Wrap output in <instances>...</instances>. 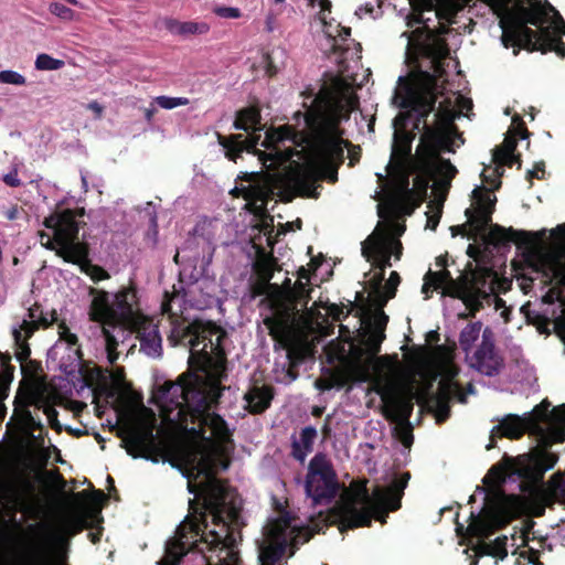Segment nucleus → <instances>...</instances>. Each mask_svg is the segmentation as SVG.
<instances>
[{
    "label": "nucleus",
    "mask_w": 565,
    "mask_h": 565,
    "mask_svg": "<svg viewBox=\"0 0 565 565\" xmlns=\"http://www.w3.org/2000/svg\"><path fill=\"white\" fill-rule=\"evenodd\" d=\"M356 103L350 84L337 78L332 89H321L310 105L303 103L307 110L295 114V126L269 129L260 140L259 113L249 108L239 111L234 124L236 129L250 131L247 138L218 135V142L230 160L236 161L246 151L257 156L267 170L266 173H245L241 184L232 191L246 201L247 210L262 217L263 236L259 235V243L254 242L256 247L262 246L263 237L267 246L275 244L273 218L264 213L276 191L284 189L317 198L320 179L337 181V170L344 160L347 147L340 124L349 119Z\"/></svg>",
    "instance_id": "1"
},
{
    "label": "nucleus",
    "mask_w": 565,
    "mask_h": 565,
    "mask_svg": "<svg viewBox=\"0 0 565 565\" xmlns=\"http://www.w3.org/2000/svg\"><path fill=\"white\" fill-rule=\"evenodd\" d=\"M406 41L405 62L409 66L407 76H401L395 88L393 103L404 109L406 125L418 130L420 142L414 158L413 173L429 178V188L438 201L436 210L427 214L426 227L436 230L441 205L457 169L443 152H455L463 142L454 124L456 118L467 115L472 107L471 99L452 92L435 108L439 94L438 77L443 76V61L449 56V49L440 36L424 25L412 32H403Z\"/></svg>",
    "instance_id": "2"
},
{
    "label": "nucleus",
    "mask_w": 565,
    "mask_h": 565,
    "mask_svg": "<svg viewBox=\"0 0 565 565\" xmlns=\"http://www.w3.org/2000/svg\"><path fill=\"white\" fill-rule=\"evenodd\" d=\"M388 317L383 312L377 313L375 319L366 323L362 335V345L349 343L335 353L338 360H344L347 353H352L351 371L355 381L367 382L371 390L380 395L384 416L403 427L402 443L408 447L412 443L409 429L404 427L408 425L409 417L414 407V399L424 403L430 412L435 414L437 423L445 422L450 414V403L458 401L467 402V394H473L471 384L467 391L462 390L461 384L456 380L458 369L452 362L451 354L438 349V355L435 360V366L440 381L435 394H430V383L418 393L414 391L413 385L404 387L402 385V369L397 356L382 355L377 356L381 344L385 339V329Z\"/></svg>",
    "instance_id": "3"
},
{
    "label": "nucleus",
    "mask_w": 565,
    "mask_h": 565,
    "mask_svg": "<svg viewBox=\"0 0 565 565\" xmlns=\"http://www.w3.org/2000/svg\"><path fill=\"white\" fill-rule=\"evenodd\" d=\"M188 489L202 499L199 507L189 501V514L166 544L158 565H178L190 555L194 565H242L237 541L242 500L237 492L217 478H186Z\"/></svg>",
    "instance_id": "4"
},
{
    "label": "nucleus",
    "mask_w": 565,
    "mask_h": 565,
    "mask_svg": "<svg viewBox=\"0 0 565 565\" xmlns=\"http://www.w3.org/2000/svg\"><path fill=\"white\" fill-rule=\"evenodd\" d=\"M556 461L555 454L535 448L532 452L515 458L505 456L501 463L489 470L483 479L486 488L478 487L469 499V502H475L480 497V512H471L467 529L459 523L456 526L458 535H463L466 531L470 541L476 540L475 543H470L476 556L490 555L503 559L508 555V536L487 541L494 530L507 524L522 511L519 497L508 495L501 489V484L508 478L515 476L531 482L546 503L565 501V476L554 475L548 483L543 482L544 473L552 469Z\"/></svg>",
    "instance_id": "5"
},
{
    "label": "nucleus",
    "mask_w": 565,
    "mask_h": 565,
    "mask_svg": "<svg viewBox=\"0 0 565 565\" xmlns=\"http://www.w3.org/2000/svg\"><path fill=\"white\" fill-rule=\"evenodd\" d=\"M394 134L390 162L386 167L390 186L385 193L376 192L377 199L384 201L377 205L381 221L371 235L362 243L361 252L365 259H375L377 264L390 265L392 256L399 259L402 243L398 237L404 233L405 225L391 218L394 210L402 201L426 199L429 178L420 177L411 188L409 177L413 173L414 158L412 142L414 135L407 130L406 118L401 111L393 120Z\"/></svg>",
    "instance_id": "6"
},
{
    "label": "nucleus",
    "mask_w": 565,
    "mask_h": 565,
    "mask_svg": "<svg viewBox=\"0 0 565 565\" xmlns=\"http://www.w3.org/2000/svg\"><path fill=\"white\" fill-rule=\"evenodd\" d=\"M89 319L100 327L104 354L109 365H115L130 344L132 333L140 341V351L150 358L162 353V339L158 324L143 316L137 307L135 290L124 288L116 294L90 289Z\"/></svg>",
    "instance_id": "7"
},
{
    "label": "nucleus",
    "mask_w": 565,
    "mask_h": 565,
    "mask_svg": "<svg viewBox=\"0 0 565 565\" xmlns=\"http://www.w3.org/2000/svg\"><path fill=\"white\" fill-rule=\"evenodd\" d=\"M484 1L490 6H501V42L505 49L522 45L530 51H553L565 55V43L561 40L565 34V21L548 1L527 0V7L518 2L514 10L508 8L511 0Z\"/></svg>",
    "instance_id": "8"
},
{
    "label": "nucleus",
    "mask_w": 565,
    "mask_h": 565,
    "mask_svg": "<svg viewBox=\"0 0 565 565\" xmlns=\"http://www.w3.org/2000/svg\"><path fill=\"white\" fill-rule=\"evenodd\" d=\"M408 480L409 475L404 473L388 487L376 486L372 494L365 486L354 492L345 491L337 504L340 531L370 525L372 516L384 523L387 512L401 507Z\"/></svg>",
    "instance_id": "9"
},
{
    "label": "nucleus",
    "mask_w": 565,
    "mask_h": 565,
    "mask_svg": "<svg viewBox=\"0 0 565 565\" xmlns=\"http://www.w3.org/2000/svg\"><path fill=\"white\" fill-rule=\"evenodd\" d=\"M309 281L308 270L301 267L298 270V280L291 288V281L286 278L281 289L277 282L269 284L275 288L276 295L271 298V315L266 317L264 323L269 330V334L280 343L289 340L290 335L302 324H307L312 315L301 313L299 305L307 308L309 290L306 285Z\"/></svg>",
    "instance_id": "10"
},
{
    "label": "nucleus",
    "mask_w": 565,
    "mask_h": 565,
    "mask_svg": "<svg viewBox=\"0 0 565 565\" xmlns=\"http://www.w3.org/2000/svg\"><path fill=\"white\" fill-rule=\"evenodd\" d=\"M320 520L312 516L305 524L299 518L282 511L276 519L268 521L262 539L257 541L259 565H281L287 547L296 548L309 541L313 533L319 532Z\"/></svg>",
    "instance_id": "11"
},
{
    "label": "nucleus",
    "mask_w": 565,
    "mask_h": 565,
    "mask_svg": "<svg viewBox=\"0 0 565 565\" xmlns=\"http://www.w3.org/2000/svg\"><path fill=\"white\" fill-rule=\"evenodd\" d=\"M525 431L534 435L543 445L562 443L565 438V404L551 412L547 408H535L524 417L507 415L492 428L490 443L486 448L487 450L494 448L497 438L518 439Z\"/></svg>",
    "instance_id": "12"
},
{
    "label": "nucleus",
    "mask_w": 565,
    "mask_h": 565,
    "mask_svg": "<svg viewBox=\"0 0 565 565\" xmlns=\"http://www.w3.org/2000/svg\"><path fill=\"white\" fill-rule=\"evenodd\" d=\"M481 178L489 189L477 186L471 194L475 213L472 214L469 209L466 211L469 220L475 223L478 234L482 235L488 244L495 247L504 246L511 242L526 245L532 244V234L529 232L512 228L505 230L498 225H490L491 213L495 202V198L491 194V191L494 190L491 182L494 179L493 168L491 166L484 167L481 171Z\"/></svg>",
    "instance_id": "13"
},
{
    "label": "nucleus",
    "mask_w": 565,
    "mask_h": 565,
    "mask_svg": "<svg viewBox=\"0 0 565 565\" xmlns=\"http://www.w3.org/2000/svg\"><path fill=\"white\" fill-rule=\"evenodd\" d=\"M447 260L444 256H439L435 260L436 270L429 269L425 275L424 285L422 292L425 295V299H428L429 291L434 289H443V294L461 299L463 303H473L476 292L482 299H490V285L483 284L481 287H477L478 280L481 278L483 273H470L462 275L460 279L456 280L451 277L450 273L446 269Z\"/></svg>",
    "instance_id": "14"
},
{
    "label": "nucleus",
    "mask_w": 565,
    "mask_h": 565,
    "mask_svg": "<svg viewBox=\"0 0 565 565\" xmlns=\"http://www.w3.org/2000/svg\"><path fill=\"white\" fill-rule=\"evenodd\" d=\"M47 228L53 230V238L47 236V242L43 243L49 249H57L67 262H78L82 256V248L77 241L78 222L72 211L66 210L53 214L45 218Z\"/></svg>",
    "instance_id": "15"
},
{
    "label": "nucleus",
    "mask_w": 565,
    "mask_h": 565,
    "mask_svg": "<svg viewBox=\"0 0 565 565\" xmlns=\"http://www.w3.org/2000/svg\"><path fill=\"white\" fill-rule=\"evenodd\" d=\"M339 481L330 459L317 454L309 462L305 490L313 504H328L339 491Z\"/></svg>",
    "instance_id": "16"
},
{
    "label": "nucleus",
    "mask_w": 565,
    "mask_h": 565,
    "mask_svg": "<svg viewBox=\"0 0 565 565\" xmlns=\"http://www.w3.org/2000/svg\"><path fill=\"white\" fill-rule=\"evenodd\" d=\"M156 414L151 409L142 407L121 429V438L127 454L134 458H148V454L156 443Z\"/></svg>",
    "instance_id": "17"
},
{
    "label": "nucleus",
    "mask_w": 565,
    "mask_h": 565,
    "mask_svg": "<svg viewBox=\"0 0 565 565\" xmlns=\"http://www.w3.org/2000/svg\"><path fill=\"white\" fill-rule=\"evenodd\" d=\"M372 265V271L366 274L369 285L370 296L373 298L374 303L379 307L373 313L364 317L361 320V327L359 329V345H362V335L366 323L375 319L377 313L385 312L382 310V307L395 296L396 288L401 281L399 275L396 271H392L390 278L384 282V270L386 267H391L390 265L377 264L373 257L371 259H366Z\"/></svg>",
    "instance_id": "18"
},
{
    "label": "nucleus",
    "mask_w": 565,
    "mask_h": 565,
    "mask_svg": "<svg viewBox=\"0 0 565 565\" xmlns=\"http://www.w3.org/2000/svg\"><path fill=\"white\" fill-rule=\"evenodd\" d=\"M323 32L327 36L329 57L339 66V72L344 74L350 64L360 58L359 44L350 39L351 29L340 24L324 23Z\"/></svg>",
    "instance_id": "19"
},
{
    "label": "nucleus",
    "mask_w": 565,
    "mask_h": 565,
    "mask_svg": "<svg viewBox=\"0 0 565 565\" xmlns=\"http://www.w3.org/2000/svg\"><path fill=\"white\" fill-rule=\"evenodd\" d=\"M530 279L540 280L553 288H565V247L557 252L540 255L530 265Z\"/></svg>",
    "instance_id": "20"
},
{
    "label": "nucleus",
    "mask_w": 565,
    "mask_h": 565,
    "mask_svg": "<svg viewBox=\"0 0 565 565\" xmlns=\"http://www.w3.org/2000/svg\"><path fill=\"white\" fill-rule=\"evenodd\" d=\"M14 417L24 430L28 438V449L34 461L39 466H46L51 458L52 450L56 451L57 449L54 446L46 447L43 437L34 434L36 429L42 430L43 426L41 420L35 418L28 407L20 406L14 408Z\"/></svg>",
    "instance_id": "21"
},
{
    "label": "nucleus",
    "mask_w": 565,
    "mask_h": 565,
    "mask_svg": "<svg viewBox=\"0 0 565 565\" xmlns=\"http://www.w3.org/2000/svg\"><path fill=\"white\" fill-rule=\"evenodd\" d=\"M466 360L472 369L488 376L497 374L501 367V359L494 352L493 343L487 335V331L482 334L480 347L468 354Z\"/></svg>",
    "instance_id": "22"
},
{
    "label": "nucleus",
    "mask_w": 565,
    "mask_h": 565,
    "mask_svg": "<svg viewBox=\"0 0 565 565\" xmlns=\"http://www.w3.org/2000/svg\"><path fill=\"white\" fill-rule=\"evenodd\" d=\"M494 277L492 276V273L491 271H486L483 273V275L481 276V278L478 280V287H481L483 284H489L490 286V295L491 297H489L490 299H482L481 296L479 297V295L476 292V299L473 301V303L469 305V303H465V306L467 307V309L470 310V313L475 315L476 311H478L480 308H482L484 305H494V309L497 311L500 310V317L503 319V321L507 323L510 321V309L508 307H505V303L504 301L499 298L495 294H494Z\"/></svg>",
    "instance_id": "23"
},
{
    "label": "nucleus",
    "mask_w": 565,
    "mask_h": 565,
    "mask_svg": "<svg viewBox=\"0 0 565 565\" xmlns=\"http://www.w3.org/2000/svg\"><path fill=\"white\" fill-rule=\"evenodd\" d=\"M34 315L30 313V320L22 319L12 327V337L17 347V356L20 361L29 358L30 349L26 343L28 339L38 329V323L34 321Z\"/></svg>",
    "instance_id": "24"
},
{
    "label": "nucleus",
    "mask_w": 565,
    "mask_h": 565,
    "mask_svg": "<svg viewBox=\"0 0 565 565\" xmlns=\"http://www.w3.org/2000/svg\"><path fill=\"white\" fill-rule=\"evenodd\" d=\"M273 397L271 387L254 385L244 395L245 408L249 413L260 414L270 406Z\"/></svg>",
    "instance_id": "25"
},
{
    "label": "nucleus",
    "mask_w": 565,
    "mask_h": 565,
    "mask_svg": "<svg viewBox=\"0 0 565 565\" xmlns=\"http://www.w3.org/2000/svg\"><path fill=\"white\" fill-rule=\"evenodd\" d=\"M511 541V546H515L512 554L516 556V565H541L539 562V548L530 545V541L524 534L513 536Z\"/></svg>",
    "instance_id": "26"
},
{
    "label": "nucleus",
    "mask_w": 565,
    "mask_h": 565,
    "mask_svg": "<svg viewBox=\"0 0 565 565\" xmlns=\"http://www.w3.org/2000/svg\"><path fill=\"white\" fill-rule=\"evenodd\" d=\"M58 335L60 339L53 348L55 353H58L61 350H67L68 361L72 363H79L82 360V352L78 345L77 335L75 333H72L71 330L64 323L58 324Z\"/></svg>",
    "instance_id": "27"
},
{
    "label": "nucleus",
    "mask_w": 565,
    "mask_h": 565,
    "mask_svg": "<svg viewBox=\"0 0 565 565\" xmlns=\"http://www.w3.org/2000/svg\"><path fill=\"white\" fill-rule=\"evenodd\" d=\"M167 30L181 36L190 35H203L210 31V25L204 21H179L175 19H169L166 21Z\"/></svg>",
    "instance_id": "28"
},
{
    "label": "nucleus",
    "mask_w": 565,
    "mask_h": 565,
    "mask_svg": "<svg viewBox=\"0 0 565 565\" xmlns=\"http://www.w3.org/2000/svg\"><path fill=\"white\" fill-rule=\"evenodd\" d=\"M86 520L84 516L70 512L63 515L56 524V534L60 539H67L82 531Z\"/></svg>",
    "instance_id": "29"
},
{
    "label": "nucleus",
    "mask_w": 565,
    "mask_h": 565,
    "mask_svg": "<svg viewBox=\"0 0 565 565\" xmlns=\"http://www.w3.org/2000/svg\"><path fill=\"white\" fill-rule=\"evenodd\" d=\"M317 436V430L313 427H305L298 440L292 445V455L299 460L303 461L307 455L311 451L313 441Z\"/></svg>",
    "instance_id": "30"
},
{
    "label": "nucleus",
    "mask_w": 565,
    "mask_h": 565,
    "mask_svg": "<svg viewBox=\"0 0 565 565\" xmlns=\"http://www.w3.org/2000/svg\"><path fill=\"white\" fill-rule=\"evenodd\" d=\"M482 324L480 322H473L466 326L459 337L460 348L466 352V356L470 354L475 343L480 338Z\"/></svg>",
    "instance_id": "31"
},
{
    "label": "nucleus",
    "mask_w": 565,
    "mask_h": 565,
    "mask_svg": "<svg viewBox=\"0 0 565 565\" xmlns=\"http://www.w3.org/2000/svg\"><path fill=\"white\" fill-rule=\"evenodd\" d=\"M516 147V140L513 136H508L502 147L494 149V158L495 160L508 163L511 167L514 162L518 161V158L514 156V150Z\"/></svg>",
    "instance_id": "32"
},
{
    "label": "nucleus",
    "mask_w": 565,
    "mask_h": 565,
    "mask_svg": "<svg viewBox=\"0 0 565 565\" xmlns=\"http://www.w3.org/2000/svg\"><path fill=\"white\" fill-rule=\"evenodd\" d=\"M64 61L52 57L42 53L36 56L35 68L39 71H57L64 66Z\"/></svg>",
    "instance_id": "33"
},
{
    "label": "nucleus",
    "mask_w": 565,
    "mask_h": 565,
    "mask_svg": "<svg viewBox=\"0 0 565 565\" xmlns=\"http://www.w3.org/2000/svg\"><path fill=\"white\" fill-rule=\"evenodd\" d=\"M462 9L459 0H446L437 10L440 19L451 22L452 18Z\"/></svg>",
    "instance_id": "34"
},
{
    "label": "nucleus",
    "mask_w": 565,
    "mask_h": 565,
    "mask_svg": "<svg viewBox=\"0 0 565 565\" xmlns=\"http://www.w3.org/2000/svg\"><path fill=\"white\" fill-rule=\"evenodd\" d=\"M256 269L260 279L264 282L269 284L270 279L274 277L275 264L273 259L269 258L260 259L256 263Z\"/></svg>",
    "instance_id": "35"
},
{
    "label": "nucleus",
    "mask_w": 565,
    "mask_h": 565,
    "mask_svg": "<svg viewBox=\"0 0 565 565\" xmlns=\"http://www.w3.org/2000/svg\"><path fill=\"white\" fill-rule=\"evenodd\" d=\"M154 103L163 109H173L188 105L189 99L185 97L158 96L154 98Z\"/></svg>",
    "instance_id": "36"
},
{
    "label": "nucleus",
    "mask_w": 565,
    "mask_h": 565,
    "mask_svg": "<svg viewBox=\"0 0 565 565\" xmlns=\"http://www.w3.org/2000/svg\"><path fill=\"white\" fill-rule=\"evenodd\" d=\"M0 83L14 86H23L25 85L26 79L22 74L15 71L6 70L0 72Z\"/></svg>",
    "instance_id": "37"
},
{
    "label": "nucleus",
    "mask_w": 565,
    "mask_h": 565,
    "mask_svg": "<svg viewBox=\"0 0 565 565\" xmlns=\"http://www.w3.org/2000/svg\"><path fill=\"white\" fill-rule=\"evenodd\" d=\"M50 12L64 21H71L74 19V11L60 2H53L50 4Z\"/></svg>",
    "instance_id": "38"
},
{
    "label": "nucleus",
    "mask_w": 565,
    "mask_h": 565,
    "mask_svg": "<svg viewBox=\"0 0 565 565\" xmlns=\"http://www.w3.org/2000/svg\"><path fill=\"white\" fill-rule=\"evenodd\" d=\"M213 12L223 19H238L242 17L241 10L234 7L216 6L214 7Z\"/></svg>",
    "instance_id": "39"
},
{
    "label": "nucleus",
    "mask_w": 565,
    "mask_h": 565,
    "mask_svg": "<svg viewBox=\"0 0 565 565\" xmlns=\"http://www.w3.org/2000/svg\"><path fill=\"white\" fill-rule=\"evenodd\" d=\"M9 394V381L4 377L0 376V422L6 417L7 407L3 404V401L8 397Z\"/></svg>",
    "instance_id": "40"
},
{
    "label": "nucleus",
    "mask_w": 565,
    "mask_h": 565,
    "mask_svg": "<svg viewBox=\"0 0 565 565\" xmlns=\"http://www.w3.org/2000/svg\"><path fill=\"white\" fill-rule=\"evenodd\" d=\"M41 406L43 407V413L45 414L50 426L57 430L61 429L57 420V411L51 405L42 404Z\"/></svg>",
    "instance_id": "41"
},
{
    "label": "nucleus",
    "mask_w": 565,
    "mask_h": 565,
    "mask_svg": "<svg viewBox=\"0 0 565 565\" xmlns=\"http://www.w3.org/2000/svg\"><path fill=\"white\" fill-rule=\"evenodd\" d=\"M105 500V494L100 490H95L89 500V509L93 514H98L100 512V503Z\"/></svg>",
    "instance_id": "42"
},
{
    "label": "nucleus",
    "mask_w": 565,
    "mask_h": 565,
    "mask_svg": "<svg viewBox=\"0 0 565 565\" xmlns=\"http://www.w3.org/2000/svg\"><path fill=\"white\" fill-rule=\"evenodd\" d=\"M86 273L87 275L94 280V281H99V280H104V279H107L109 277L108 273L103 269L102 267H98V266H92L89 265L87 268H86Z\"/></svg>",
    "instance_id": "43"
},
{
    "label": "nucleus",
    "mask_w": 565,
    "mask_h": 565,
    "mask_svg": "<svg viewBox=\"0 0 565 565\" xmlns=\"http://www.w3.org/2000/svg\"><path fill=\"white\" fill-rule=\"evenodd\" d=\"M492 161L495 163V167L493 168L494 179L491 181L493 184V189H498L501 184L500 178L504 172V166H508V163L500 162L495 160L494 153L492 154Z\"/></svg>",
    "instance_id": "44"
},
{
    "label": "nucleus",
    "mask_w": 565,
    "mask_h": 565,
    "mask_svg": "<svg viewBox=\"0 0 565 565\" xmlns=\"http://www.w3.org/2000/svg\"><path fill=\"white\" fill-rule=\"evenodd\" d=\"M3 182L9 186H19L21 184V180L18 177V169L14 168L9 173L4 174L2 178Z\"/></svg>",
    "instance_id": "45"
},
{
    "label": "nucleus",
    "mask_w": 565,
    "mask_h": 565,
    "mask_svg": "<svg viewBox=\"0 0 565 565\" xmlns=\"http://www.w3.org/2000/svg\"><path fill=\"white\" fill-rule=\"evenodd\" d=\"M109 377L111 379L113 383L115 385H118L120 386L122 383H124V380H125V372H124V369L122 367H119V366H115L110 372H109Z\"/></svg>",
    "instance_id": "46"
},
{
    "label": "nucleus",
    "mask_w": 565,
    "mask_h": 565,
    "mask_svg": "<svg viewBox=\"0 0 565 565\" xmlns=\"http://www.w3.org/2000/svg\"><path fill=\"white\" fill-rule=\"evenodd\" d=\"M355 14L361 19L366 15H370L373 19L376 18V15L374 14V7L372 4H365V6L359 7L355 11Z\"/></svg>",
    "instance_id": "47"
},
{
    "label": "nucleus",
    "mask_w": 565,
    "mask_h": 565,
    "mask_svg": "<svg viewBox=\"0 0 565 565\" xmlns=\"http://www.w3.org/2000/svg\"><path fill=\"white\" fill-rule=\"evenodd\" d=\"M274 54L275 52L263 56L264 63L266 64V73L270 76L277 72V67L273 65Z\"/></svg>",
    "instance_id": "48"
},
{
    "label": "nucleus",
    "mask_w": 565,
    "mask_h": 565,
    "mask_svg": "<svg viewBox=\"0 0 565 565\" xmlns=\"http://www.w3.org/2000/svg\"><path fill=\"white\" fill-rule=\"evenodd\" d=\"M544 175V163L543 162H539L534 166L533 170L529 171L527 173V177L530 179L532 178H536V179H542Z\"/></svg>",
    "instance_id": "49"
},
{
    "label": "nucleus",
    "mask_w": 565,
    "mask_h": 565,
    "mask_svg": "<svg viewBox=\"0 0 565 565\" xmlns=\"http://www.w3.org/2000/svg\"><path fill=\"white\" fill-rule=\"evenodd\" d=\"M18 213H19L18 207L12 206L8 211H6L4 215L8 220H15L18 217Z\"/></svg>",
    "instance_id": "50"
},
{
    "label": "nucleus",
    "mask_w": 565,
    "mask_h": 565,
    "mask_svg": "<svg viewBox=\"0 0 565 565\" xmlns=\"http://www.w3.org/2000/svg\"><path fill=\"white\" fill-rule=\"evenodd\" d=\"M88 108L93 110L97 115V117H99L103 113V107L96 102L90 103L88 105Z\"/></svg>",
    "instance_id": "51"
},
{
    "label": "nucleus",
    "mask_w": 565,
    "mask_h": 565,
    "mask_svg": "<svg viewBox=\"0 0 565 565\" xmlns=\"http://www.w3.org/2000/svg\"><path fill=\"white\" fill-rule=\"evenodd\" d=\"M0 565H23L21 563V561L18 558V555L13 558H10V559H6L3 563H1Z\"/></svg>",
    "instance_id": "52"
},
{
    "label": "nucleus",
    "mask_w": 565,
    "mask_h": 565,
    "mask_svg": "<svg viewBox=\"0 0 565 565\" xmlns=\"http://www.w3.org/2000/svg\"><path fill=\"white\" fill-rule=\"evenodd\" d=\"M515 134H519L522 138H526L527 131L523 127V124H520L519 127L514 130Z\"/></svg>",
    "instance_id": "53"
},
{
    "label": "nucleus",
    "mask_w": 565,
    "mask_h": 565,
    "mask_svg": "<svg viewBox=\"0 0 565 565\" xmlns=\"http://www.w3.org/2000/svg\"><path fill=\"white\" fill-rule=\"evenodd\" d=\"M266 28L268 32L274 30V18L271 15L267 17L266 19Z\"/></svg>",
    "instance_id": "54"
},
{
    "label": "nucleus",
    "mask_w": 565,
    "mask_h": 565,
    "mask_svg": "<svg viewBox=\"0 0 565 565\" xmlns=\"http://www.w3.org/2000/svg\"><path fill=\"white\" fill-rule=\"evenodd\" d=\"M154 113H156V109H154V108H147V109L145 110V117H146V119H147L148 121H150V120L152 119V117H153Z\"/></svg>",
    "instance_id": "55"
},
{
    "label": "nucleus",
    "mask_w": 565,
    "mask_h": 565,
    "mask_svg": "<svg viewBox=\"0 0 565 565\" xmlns=\"http://www.w3.org/2000/svg\"><path fill=\"white\" fill-rule=\"evenodd\" d=\"M320 6L322 10H327L330 6V2L328 0H320Z\"/></svg>",
    "instance_id": "56"
},
{
    "label": "nucleus",
    "mask_w": 565,
    "mask_h": 565,
    "mask_svg": "<svg viewBox=\"0 0 565 565\" xmlns=\"http://www.w3.org/2000/svg\"><path fill=\"white\" fill-rule=\"evenodd\" d=\"M82 183H83V188L85 189V191H87V181H86V177L84 174H82Z\"/></svg>",
    "instance_id": "57"
},
{
    "label": "nucleus",
    "mask_w": 565,
    "mask_h": 565,
    "mask_svg": "<svg viewBox=\"0 0 565 565\" xmlns=\"http://www.w3.org/2000/svg\"><path fill=\"white\" fill-rule=\"evenodd\" d=\"M376 175H377L380 182H384L385 181V177L383 174L377 173Z\"/></svg>",
    "instance_id": "58"
},
{
    "label": "nucleus",
    "mask_w": 565,
    "mask_h": 565,
    "mask_svg": "<svg viewBox=\"0 0 565 565\" xmlns=\"http://www.w3.org/2000/svg\"><path fill=\"white\" fill-rule=\"evenodd\" d=\"M557 230L563 232V235L565 236V225H559Z\"/></svg>",
    "instance_id": "59"
},
{
    "label": "nucleus",
    "mask_w": 565,
    "mask_h": 565,
    "mask_svg": "<svg viewBox=\"0 0 565 565\" xmlns=\"http://www.w3.org/2000/svg\"><path fill=\"white\" fill-rule=\"evenodd\" d=\"M68 3L73 4V6H77L78 2L77 0H66Z\"/></svg>",
    "instance_id": "60"
},
{
    "label": "nucleus",
    "mask_w": 565,
    "mask_h": 565,
    "mask_svg": "<svg viewBox=\"0 0 565 565\" xmlns=\"http://www.w3.org/2000/svg\"><path fill=\"white\" fill-rule=\"evenodd\" d=\"M92 535V541L93 542H96L98 540V535L97 534H90Z\"/></svg>",
    "instance_id": "61"
},
{
    "label": "nucleus",
    "mask_w": 565,
    "mask_h": 565,
    "mask_svg": "<svg viewBox=\"0 0 565 565\" xmlns=\"http://www.w3.org/2000/svg\"><path fill=\"white\" fill-rule=\"evenodd\" d=\"M113 482H114V481H113L111 477H109V476H108V477H107V483H111V484H113Z\"/></svg>",
    "instance_id": "62"
},
{
    "label": "nucleus",
    "mask_w": 565,
    "mask_h": 565,
    "mask_svg": "<svg viewBox=\"0 0 565 565\" xmlns=\"http://www.w3.org/2000/svg\"><path fill=\"white\" fill-rule=\"evenodd\" d=\"M520 120H521V119H520V117H519V116H515V117L513 118V121H514V122L520 121Z\"/></svg>",
    "instance_id": "63"
},
{
    "label": "nucleus",
    "mask_w": 565,
    "mask_h": 565,
    "mask_svg": "<svg viewBox=\"0 0 565 565\" xmlns=\"http://www.w3.org/2000/svg\"><path fill=\"white\" fill-rule=\"evenodd\" d=\"M477 564H478V561H477V559H475V561H472V562L470 563V565H477Z\"/></svg>",
    "instance_id": "64"
}]
</instances>
